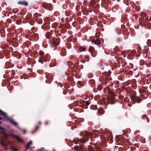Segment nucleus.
<instances>
[{
    "label": "nucleus",
    "instance_id": "nucleus-1",
    "mask_svg": "<svg viewBox=\"0 0 151 151\" xmlns=\"http://www.w3.org/2000/svg\"><path fill=\"white\" fill-rule=\"evenodd\" d=\"M108 93L109 96L107 97L108 101L111 104H114L116 101L115 98V93L112 92L109 88H108Z\"/></svg>",
    "mask_w": 151,
    "mask_h": 151
},
{
    "label": "nucleus",
    "instance_id": "nucleus-2",
    "mask_svg": "<svg viewBox=\"0 0 151 151\" xmlns=\"http://www.w3.org/2000/svg\"><path fill=\"white\" fill-rule=\"evenodd\" d=\"M80 135L83 136V139L82 141V143H85L88 140V138L87 137L92 135L91 132L87 131H85L83 132H81Z\"/></svg>",
    "mask_w": 151,
    "mask_h": 151
},
{
    "label": "nucleus",
    "instance_id": "nucleus-3",
    "mask_svg": "<svg viewBox=\"0 0 151 151\" xmlns=\"http://www.w3.org/2000/svg\"><path fill=\"white\" fill-rule=\"evenodd\" d=\"M130 98L132 100L131 102L133 104H135L136 103H139L140 102L141 100H142L138 96L134 95L131 96Z\"/></svg>",
    "mask_w": 151,
    "mask_h": 151
},
{
    "label": "nucleus",
    "instance_id": "nucleus-4",
    "mask_svg": "<svg viewBox=\"0 0 151 151\" xmlns=\"http://www.w3.org/2000/svg\"><path fill=\"white\" fill-rule=\"evenodd\" d=\"M51 46L53 47L54 45L57 46L60 44V39L58 38L52 37L51 39Z\"/></svg>",
    "mask_w": 151,
    "mask_h": 151
},
{
    "label": "nucleus",
    "instance_id": "nucleus-5",
    "mask_svg": "<svg viewBox=\"0 0 151 151\" xmlns=\"http://www.w3.org/2000/svg\"><path fill=\"white\" fill-rule=\"evenodd\" d=\"M139 24L142 26H145L147 22H148V19L147 17L141 18L139 19Z\"/></svg>",
    "mask_w": 151,
    "mask_h": 151
},
{
    "label": "nucleus",
    "instance_id": "nucleus-6",
    "mask_svg": "<svg viewBox=\"0 0 151 151\" xmlns=\"http://www.w3.org/2000/svg\"><path fill=\"white\" fill-rule=\"evenodd\" d=\"M17 4L19 5L26 6L28 5V2L25 1H20L18 2Z\"/></svg>",
    "mask_w": 151,
    "mask_h": 151
},
{
    "label": "nucleus",
    "instance_id": "nucleus-7",
    "mask_svg": "<svg viewBox=\"0 0 151 151\" xmlns=\"http://www.w3.org/2000/svg\"><path fill=\"white\" fill-rule=\"evenodd\" d=\"M141 118L143 120H144L146 122H149L150 121L149 119L147 117L145 114H143L141 115Z\"/></svg>",
    "mask_w": 151,
    "mask_h": 151
},
{
    "label": "nucleus",
    "instance_id": "nucleus-8",
    "mask_svg": "<svg viewBox=\"0 0 151 151\" xmlns=\"http://www.w3.org/2000/svg\"><path fill=\"white\" fill-rule=\"evenodd\" d=\"M11 136L12 137L15 138L19 142H22L23 141V140L17 135L12 134Z\"/></svg>",
    "mask_w": 151,
    "mask_h": 151
},
{
    "label": "nucleus",
    "instance_id": "nucleus-9",
    "mask_svg": "<svg viewBox=\"0 0 151 151\" xmlns=\"http://www.w3.org/2000/svg\"><path fill=\"white\" fill-rule=\"evenodd\" d=\"M45 77L47 79H49V80L46 81V83H50V82L52 80V77L50 75H46V76Z\"/></svg>",
    "mask_w": 151,
    "mask_h": 151
},
{
    "label": "nucleus",
    "instance_id": "nucleus-10",
    "mask_svg": "<svg viewBox=\"0 0 151 151\" xmlns=\"http://www.w3.org/2000/svg\"><path fill=\"white\" fill-rule=\"evenodd\" d=\"M6 119L10 121L14 126H17L18 125V124L16 122L13 121L12 120L9 119L7 117L6 118Z\"/></svg>",
    "mask_w": 151,
    "mask_h": 151
},
{
    "label": "nucleus",
    "instance_id": "nucleus-11",
    "mask_svg": "<svg viewBox=\"0 0 151 151\" xmlns=\"http://www.w3.org/2000/svg\"><path fill=\"white\" fill-rule=\"evenodd\" d=\"M91 42L97 45H100L101 43L100 40L98 39H97L96 40H93L91 41Z\"/></svg>",
    "mask_w": 151,
    "mask_h": 151
},
{
    "label": "nucleus",
    "instance_id": "nucleus-12",
    "mask_svg": "<svg viewBox=\"0 0 151 151\" xmlns=\"http://www.w3.org/2000/svg\"><path fill=\"white\" fill-rule=\"evenodd\" d=\"M50 58L49 55L46 54L45 56H44L43 59L44 61L46 62V61H49Z\"/></svg>",
    "mask_w": 151,
    "mask_h": 151
},
{
    "label": "nucleus",
    "instance_id": "nucleus-13",
    "mask_svg": "<svg viewBox=\"0 0 151 151\" xmlns=\"http://www.w3.org/2000/svg\"><path fill=\"white\" fill-rule=\"evenodd\" d=\"M36 20L37 22L39 24H41L43 22L42 19L40 18H37L36 19Z\"/></svg>",
    "mask_w": 151,
    "mask_h": 151
},
{
    "label": "nucleus",
    "instance_id": "nucleus-14",
    "mask_svg": "<svg viewBox=\"0 0 151 151\" xmlns=\"http://www.w3.org/2000/svg\"><path fill=\"white\" fill-rule=\"evenodd\" d=\"M125 73L127 75H132L133 74V72L132 70H126Z\"/></svg>",
    "mask_w": 151,
    "mask_h": 151
},
{
    "label": "nucleus",
    "instance_id": "nucleus-15",
    "mask_svg": "<svg viewBox=\"0 0 151 151\" xmlns=\"http://www.w3.org/2000/svg\"><path fill=\"white\" fill-rule=\"evenodd\" d=\"M42 6L43 8L46 9L49 7L50 5L46 3H44L43 4Z\"/></svg>",
    "mask_w": 151,
    "mask_h": 151
},
{
    "label": "nucleus",
    "instance_id": "nucleus-16",
    "mask_svg": "<svg viewBox=\"0 0 151 151\" xmlns=\"http://www.w3.org/2000/svg\"><path fill=\"white\" fill-rule=\"evenodd\" d=\"M44 22L46 24H50V23L49 19L48 18H47L45 19L44 20Z\"/></svg>",
    "mask_w": 151,
    "mask_h": 151
},
{
    "label": "nucleus",
    "instance_id": "nucleus-17",
    "mask_svg": "<svg viewBox=\"0 0 151 151\" xmlns=\"http://www.w3.org/2000/svg\"><path fill=\"white\" fill-rule=\"evenodd\" d=\"M143 54H146V56L147 55V52H148V49H144L142 50Z\"/></svg>",
    "mask_w": 151,
    "mask_h": 151
},
{
    "label": "nucleus",
    "instance_id": "nucleus-18",
    "mask_svg": "<svg viewBox=\"0 0 151 151\" xmlns=\"http://www.w3.org/2000/svg\"><path fill=\"white\" fill-rule=\"evenodd\" d=\"M109 74H108L105 76V78L104 77H101V78L102 79H103V78H104L105 81H106L108 79V78H109Z\"/></svg>",
    "mask_w": 151,
    "mask_h": 151
},
{
    "label": "nucleus",
    "instance_id": "nucleus-19",
    "mask_svg": "<svg viewBox=\"0 0 151 151\" xmlns=\"http://www.w3.org/2000/svg\"><path fill=\"white\" fill-rule=\"evenodd\" d=\"M51 35V34L50 32H48L47 33V34L46 35V37L47 38L49 39L50 38V37Z\"/></svg>",
    "mask_w": 151,
    "mask_h": 151
},
{
    "label": "nucleus",
    "instance_id": "nucleus-20",
    "mask_svg": "<svg viewBox=\"0 0 151 151\" xmlns=\"http://www.w3.org/2000/svg\"><path fill=\"white\" fill-rule=\"evenodd\" d=\"M78 49L81 52L84 51L86 50V48L85 47H79Z\"/></svg>",
    "mask_w": 151,
    "mask_h": 151
},
{
    "label": "nucleus",
    "instance_id": "nucleus-21",
    "mask_svg": "<svg viewBox=\"0 0 151 151\" xmlns=\"http://www.w3.org/2000/svg\"><path fill=\"white\" fill-rule=\"evenodd\" d=\"M0 115L2 116H6V114L2 111L0 109Z\"/></svg>",
    "mask_w": 151,
    "mask_h": 151
},
{
    "label": "nucleus",
    "instance_id": "nucleus-22",
    "mask_svg": "<svg viewBox=\"0 0 151 151\" xmlns=\"http://www.w3.org/2000/svg\"><path fill=\"white\" fill-rule=\"evenodd\" d=\"M83 104L85 105L88 106L90 104V103L88 101H84Z\"/></svg>",
    "mask_w": 151,
    "mask_h": 151
},
{
    "label": "nucleus",
    "instance_id": "nucleus-23",
    "mask_svg": "<svg viewBox=\"0 0 151 151\" xmlns=\"http://www.w3.org/2000/svg\"><path fill=\"white\" fill-rule=\"evenodd\" d=\"M32 141H30L27 144L26 147V150H27L28 148V147L29 146L32 144Z\"/></svg>",
    "mask_w": 151,
    "mask_h": 151
},
{
    "label": "nucleus",
    "instance_id": "nucleus-24",
    "mask_svg": "<svg viewBox=\"0 0 151 151\" xmlns=\"http://www.w3.org/2000/svg\"><path fill=\"white\" fill-rule=\"evenodd\" d=\"M89 51L90 52H92L94 50V48L93 47H90L89 49Z\"/></svg>",
    "mask_w": 151,
    "mask_h": 151
},
{
    "label": "nucleus",
    "instance_id": "nucleus-25",
    "mask_svg": "<svg viewBox=\"0 0 151 151\" xmlns=\"http://www.w3.org/2000/svg\"><path fill=\"white\" fill-rule=\"evenodd\" d=\"M147 45L149 46H151V40H148L147 42Z\"/></svg>",
    "mask_w": 151,
    "mask_h": 151
},
{
    "label": "nucleus",
    "instance_id": "nucleus-26",
    "mask_svg": "<svg viewBox=\"0 0 151 151\" xmlns=\"http://www.w3.org/2000/svg\"><path fill=\"white\" fill-rule=\"evenodd\" d=\"M105 3L106 4H110L111 2V0H105Z\"/></svg>",
    "mask_w": 151,
    "mask_h": 151
},
{
    "label": "nucleus",
    "instance_id": "nucleus-27",
    "mask_svg": "<svg viewBox=\"0 0 151 151\" xmlns=\"http://www.w3.org/2000/svg\"><path fill=\"white\" fill-rule=\"evenodd\" d=\"M43 58L42 57H39L38 61L41 63H43Z\"/></svg>",
    "mask_w": 151,
    "mask_h": 151
},
{
    "label": "nucleus",
    "instance_id": "nucleus-28",
    "mask_svg": "<svg viewBox=\"0 0 151 151\" xmlns=\"http://www.w3.org/2000/svg\"><path fill=\"white\" fill-rule=\"evenodd\" d=\"M21 23V20L20 19H19L16 21V24H20Z\"/></svg>",
    "mask_w": 151,
    "mask_h": 151
},
{
    "label": "nucleus",
    "instance_id": "nucleus-29",
    "mask_svg": "<svg viewBox=\"0 0 151 151\" xmlns=\"http://www.w3.org/2000/svg\"><path fill=\"white\" fill-rule=\"evenodd\" d=\"M142 17L141 18H145V17H146V16L147 15V14L146 13H142V14H141Z\"/></svg>",
    "mask_w": 151,
    "mask_h": 151
},
{
    "label": "nucleus",
    "instance_id": "nucleus-30",
    "mask_svg": "<svg viewBox=\"0 0 151 151\" xmlns=\"http://www.w3.org/2000/svg\"><path fill=\"white\" fill-rule=\"evenodd\" d=\"M39 128V126H36L35 129V131L34 132H32V134L33 133H34V132L37 131V129Z\"/></svg>",
    "mask_w": 151,
    "mask_h": 151
},
{
    "label": "nucleus",
    "instance_id": "nucleus-31",
    "mask_svg": "<svg viewBox=\"0 0 151 151\" xmlns=\"http://www.w3.org/2000/svg\"><path fill=\"white\" fill-rule=\"evenodd\" d=\"M104 111L103 110H102L101 111L99 110V113L101 114H103L104 113Z\"/></svg>",
    "mask_w": 151,
    "mask_h": 151
},
{
    "label": "nucleus",
    "instance_id": "nucleus-32",
    "mask_svg": "<svg viewBox=\"0 0 151 151\" xmlns=\"http://www.w3.org/2000/svg\"><path fill=\"white\" fill-rule=\"evenodd\" d=\"M138 17V15L137 14H134L133 16V17L135 18V19H137Z\"/></svg>",
    "mask_w": 151,
    "mask_h": 151
},
{
    "label": "nucleus",
    "instance_id": "nucleus-33",
    "mask_svg": "<svg viewBox=\"0 0 151 151\" xmlns=\"http://www.w3.org/2000/svg\"><path fill=\"white\" fill-rule=\"evenodd\" d=\"M119 99H122L124 98V96L122 95H120L119 96Z\"/></svg>",
    "mask_w": 151,
    "mask_h": 151
},
{
    "label": "nucleus",
    "instance_id": "nucleus-34",
    "mask_svg": "<svg viewBox=\"0 0 151 151\" xmlns=\"http://www.w3.org/2000/svg\"><path fill=\"white\" fill-rule=\"evenodd\" d=\"M12 149L13 151H18V149H17L14 148V147H12Z\"/></svg>",
    "mask_w": 151,
    "mask_h": 151
},
{
    "label": "nucleus",
    "instance_id": "nucleus-35",
    "mask_svg": "<svg viewBox=\"0 0 151 151\" xmlns=\"http://www.w3.org/2000/svg\"><path fill=\"white\" fill-rule=\"evenodd\" d=\"M129 100V99L127 97H125L124 99V101H128Z\"/></svg>",
    "mask_w": 151,
    "mask_h": 151
},
{
    "label": "nucleus",
    "instance_id": "nucleus-36",
    "mask_svg": "<svg viewBox=\"0 0 151 151\" xmlns=\"http://www.w3.org/2000/svg\"><path fill=\"white\" fill-rule=\"evenodd\" d=\"M44 54V53L43 52H39V55H42Z\"/></svg>",
    "mask_w": 151,
    "mask_h": 151
},
{
    "label": "nucleus",
    "instance_id": "nucleus-37",
    "mask_svg": "<svg viewBox=\"0 0 151 151\" xmlns=\"http://www.w3.org/2000/svg\"><path fill=\"white\" fill-rule=\"evenodd\" d=\"M49 121H46L45 122V125H47L49 123Z\"/></svg>",
    "mask_w": 151,
    "mask_h": 151
},
{
    "label": "nucleus",
    "instance_id": "nucleus-38",
    "mask_svg": "<svg viewBox=\"0 0 151 151\" xmlns=\"http://www.w3.org/2000/svg\"><path fill=\"white\" fill-rule=\"evenodd\" d=\"M59 84L60 86V87H62L63 86V85L60 82H59Z\"/></svg>",
    "mask_w": 151,
    "mask_h": 151
},
{
    "label": "nucleus",
    "instance_id": "nucleus-39",
    "mask_svg": "<svg viewBox=\"0 0 151 151\" xmlns=\"http://www.w3.org/2000/svg\"><path fill=\"white\" fill-rule=\"evenodd\" d=\"M143 61H141L140 62H139V63H140V64L141 65H143Z\"/></svg>",
    "mask_w": 151,
    "mask_h": 151
},
{
    "label": "nucleus",
    "instance_id": "nucleus-40",
    "mask_svg": "<svg viewBox=\"0 0 151 151\" xmlns=\"http://www.w3.org/2000/svg\"><path fill=\"white\" fill-rule=\"evenodd\" d=\"M101 85H100V86H99V87H98V89L99 90H101Z\"/></svg>",
    "mask_w": 151,
    "mask_h": 151
},
{
    "label": "nucleus",
    "instance_id": "nucleus-41",
    "mask_svg": "<svg viewBox=\"0 0 151 151\" xmlns=\"http://www.w3.org/2000/svg\"><path fill=\"white\" fill-rule=\"evenodd\" d=\"M141 92L142 93H145V91L144 90H141Z\"/></svg>",
    "mask_w": 151,
    "mask_h": 151
},
{
    "label": "nucleus",
    "instance_id": "nucleus-42",
    "mask_svg": "<svg viewBox=\"0 0 151 151\" xmlns=\"http://www.w3.org/2000/svg\"><path fill=\"white\" fill-rule=\"evenodd\" d=\"M128 105L129 106H132V105L130 104H128Z\"/></svg>",
    "mask_w": 151,
    "mask_h": 151
},
{
    "label": "nucleus",
    "instance_id": "nucleus-43",
    "mask_svg": "<svg viewBox=\"0 0 151 151\" xmlns=\"http://www.w3.org/2000/svg\"><path fill=\"white\" fill-rule=\"evenodd\" d=\"M2 119V118L0 116V120H1Z\"/></svg>",
    "mask_w": 151,
    "mask_h": 151
},
{
    "label": "nucleus",
    "instance_id": "nucleus-44",
    "mask_svg": "<svg viewBox=\"0 0 151 151\" xmlns=\"http://www.w3.org/2000/svg\"><path fill=\"white\" fill-rule=\"evenodd\" d=\"M76 73V71H73V73L74 74V73Z\"/></svg>",
    "mask_w": 151,
    "mask_h": 151
},
{
    "label": "nucleus",
    "instance_id": "nucleus-45",
    "mask_svg": "<svg viewBox=\"0 0 151 151\" xmlns=\"http://www.w3.org/2000/svg\"><path fill=\"white\" fill-rule=\"evenodd\" d=\"M39 123L40 124H41V122H39Z\"/></svg>",
    "mask_w": 151,
    "mask_h": 151
},
{
    "label": "nucleus",
    "instance_id": "nucleus-46",
    "mask_svg": "<svg viewBox=\"0 0 151 151\" xmlns=\"http://www.w3.org/2000/svg\"><path fill=\"white\" fill-rule=\"evenodd\" d=\"M116 1H118V2H119L120 1V0H116Z\"/></svg>",
    "mask_w": 151,
    "mask_h": 151
},
{
    "label": "nucleus",
    "instance_id": "nucleus-47",
    "mask_svg": "<svg viewBox=\"0 0 151 151\" xmlns=\"http://www.w3.org/2000/svg\"><path fill=\"white\" fill-rule=\"evenodd\" d=\"M25 131H25V130H24V133H25Z\"/></svg>",
    "mask_w": 151,
    "mask_h": 151
},
{
    "label": "nucleus",
    "instance_id": "nucleus-48",
    "mask_svg": "<svg viewBox=\"0 0 151 151\" xmlns=\"http://www.w3.org/2000/svg\"><path fill=\"white\" fill-rule=\"evenodd\" d=\"M1 122L0 121V124H1Z\"/></svg>",
    "mask_w": 151,
    "mask_h": 151
},
{
    "label": "nucleus",
    "instance_id": "nucleus-49",
    "mask_svg": "<svg viewBox=\"0 0 151 151\" xmlns=\"http://www.w3.org/2000/svg\"><path fill=\"white\" fill-rule=\"evenodd\" d=\"M51 10V9H50V10Z\"/></svg>",
    "mask_w": 151,
    "mask_h": 151
},
{
    "label": "nucleus",
    "instance_id": "nucleus-50",
    "mask_svg": "<svg viewBox=\"0 0 151 151\" xmlns=\"http://www.w3.org/2000/svg\"><path fill=\"white\" fill-rule=\"evenodd\" d=\"M105 84V83H103V84Z\"/></svg>",
    "mask_w": 151,
    "mask_h": 151
}]
</instances>
